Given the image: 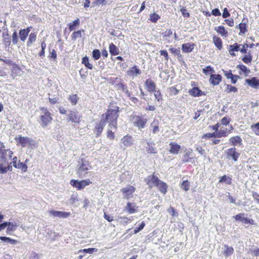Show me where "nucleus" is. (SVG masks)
Listing matches in <instances>:
<instances>
[{"label": "nucleus", "mask_w": 259, "mask_h": 259, "mask_svg": "<svg viewBox=\"0 0 259 259\" xmlns=\"http://www.w3.org/2000/svg\"><path fill=\"white\" fill-rule=\"evenodd\" d=\"M230 16V14L229 13L227 8H225L223 10V13L222 14V17L224 18H226Z\"/></svg>", "instance_id": "774afa93"}, {"label": "nucleus", "mask_w": 259, "mask_h": 259, "mask_svg": "<svg viewBox=\"0 0 259 259\" xmlns=\"http://www.w3.org/2000/svg\"><path fill=\"white\" fill-rule=\"evenodd\" d=\"M0 240H1L2 241H5V242L9 243L11 244H15L17 242V241L16 240L12 239L9 237H7L1 236Z\"/></svg>", "instance_id": "37998d69"}, {"label": "nucleus", "mask_w": 259, "mask_h": 259, "mask_svg": "<svg viewBox=\"0 0 259 259\" xmlns=\"http://www.w3.org/2000/svg\"><path fill=\"white\" fill-rule=\"evenodd\" d=\"M109 52L112 55L115 56L119 54V51L118 48L113 43H111L109 45Z\"/></svg>", "instance_id": "c85d7f7f"}, {"label": "nucleus", "mask_w": 259, "mask_h": 259, "mask_svg": "<svg viewBox=\"0 0 259 259\" xmlns=\"http://www.w3.org/2000/svg\"><path fill=\"white\" fill-rule=\"evenodd\" d=\"M160 122L158 120L154 119L153 122L150 124V130L153 134H157L159 132Z\"/></svg>", "instance_id": "aec40b11"}, {"label": "nucleus", "mask_w": 259, "mask_h": 259, "mask_svg": "<svg viewBox=\"0 0 259 259\" xmlns=\"http://www.w3.org/2000/svg\"><path fill=\"white\" fill-rule=\"evenodd\" d=\"M159 18L160 17L159 16V15L155 13H153L151 14L150 16V20L154 23L156 22Z\"/></svg>", "instance_id": "5fc2aeb1"}, {"label": "nucleus", "mask_w": 259, "mask_h": 259, "mask_svg": "<svg viewBox=\"0 0 259 259\" xmlns=\"http://www.w3.org/2000/svg\"><path fill=\"white\" fill-rule=\"evenodd\" d=\"M181 188L185 190V191H187L190 188V183L188 181H184L181 185Z\"/></svg>", "instance_id": "de8ad7c7"}, {"label": "nucleus", "mask_w": 259, "mask_h": 259, "mask_svg": "<svg viewBox=\"0 0 259 259\" xmlns=\"http://www.w3.org/2000/svg\"><path fill=\"white\" fill-rule=\"evenodd\" d=\"M13 152L10 149H5L4 152L0 153L1 160L3 162H6L9 160L12 159Z\"/></svg>", "instance_id": "9b49d317"}, {"label": "nucleus", "mask_w": 259, "mask_h": 259, "mask_svg": "<svg viewBox=\"0 0 259 259\" xmlns=\"http://www.w3.org/2000/svg\"><path fill=\"white\" fill-rule=\"evenodd\" d=\"M156 187L163 194H166L167 192V185L165 183L161 180H160L159 183H158Z\"/></svg>", "instance_id": "bb28decb"}, {"label": "nucleus", "mask_w": 259, "mask_h": 259, "mask_svg": "<svg viewBox=\"0 0 259 259\" xmlns=\"http://www.w3.org/2000/svg\"><path fill=\"white\" fill-rule=\"evenodd\" d=\"M245 81L250 87L255 89H259V79L256 77H252L250 79H246Z\"/></svg>", "instance_id": "ddd939ff"}, {"label": "nucleus", "mask_w": 259, "mask_h": 259, "mask_svg": "<svg viewBox=\"0 0 259 259\" xmlns=\"http://www.w3.org/2000/svg\"><path fill=\"white\" fill-rule=\"evenodd\" d=\"M119 107L114 106L112 108H109L106 113L103 114L101 118L108 123V126L111 128H114L116 130L117 126V118L118 115Z\"/></svg>", "instance_id": "f257e3e1"}, {"label": "nucleus", "mask_w": 259, "mask_h": 259, "mask_svg": "<svg viewBox=\"0 0 259 259\" xmlns=\"http://www.w3.org/2000/svg\"><path fill=\"white\" fill-rule=\"evenodd\" d=\"M69 99L72 105H75L77 104L78 97L76 94L70 96Z\"/></svg>", "instance_id": "09e8293b"}, {"label": "nucleus", "mask_w": 259, "mask_h": 259, "mask_svg": "<svg viewBox=\"0 0 259 259\" xmlns=\"http://www.w3.org/2000/svg\"><path fill=\"white\" fill-rule=\"evenodd\" d=\"M137 207L135 204H132L130 202L127 203L125 207V210L130 214L135 213L137 211Z\"/></svg>", "instance_id": "393cba45"}, {"label": "nucleus", "mask_w": 259, "mask_h": 259, "mask_svg": "<svg viewBox=\"0 0 259 259\" xmlns=\"http://www.w3.org/2000/svg\"><path fill=\"white\" fill-rule=\"evenodd\" d=\"M121 191L124 194V196L127 199H128L132 196L133 193L135 192V188L133 186H128L123 188Z\"/></svg>", "instance_id": "a211bd4d"}, {"label": "nucleus", "mask_w": 259, "mask_h": 259, "mask_svg": "<svg viewBox=\"0 0 259 259\" xmlns=\"http://www.w3.org/2000/svg\"><path fill=\"white\" fill-rule=\"evenodd\" d=\"M22 72V70L17 65L14 64L12 65L11 68V76L13 77L21 75Z\"/></svg>", "instance_id": "f3484780"}, {"label": "nucleus", "mask_w": 259, "mask_h": 259, "mask_svg": "<svg viewBox=\"0 0 259 259\" xmlns=\"http://www.w3.org/2000/svg\"><path fill=\"white\" fill-rule=\"evenodd\" d=\"M133 137L129 135L124 136L121 139V143L126 148L130 147L134 144Z\"/></svg>", "instance_id": "f8f14e48"}, {"label": "nucleus", "mask_w": 259, "mask_h": 259, "mask_svg": "<svg viewBox=\"0 0 259 259\" xmlns=\"http://www.w3.org/2000/svg\"><path fill=\"white\" fill-rule=\"evenodd\" d=\"M160 55L163 56L166 61L168 60L169 57L167 52L166 50H160L159 51Z\"/></svg>", "instance_id": "338daca9"}, {"label": "nucleus", "mask_w": 259, "mask_h": 259, "mask_svg": "<svg viewBox=\"0 0 259 259\" xmlns=\"http://www.w3.org/2000/svg\"><path fill=\"white\" fill-rule=\"evenodd\" d=\"M145 87L146 89L150 93H153L155 91L156 88L155 82L150 78H148L145 82Z\"/></svg>", "instance_id": "dca6fc26"}, {"label": "nucleus", "mask_w": 259, "mask_h": 259, "mask_svg": "<svg viewBox=\"0 0 259 259\" xmlns=\"http://www.w3.org/2000/svg\"><path fill=\"white\" fill-rule=\"evenodd\" d=\"M82 63L83 64L85 67L90 69H92L93 68V65L90 63L88 58L85 56L83 57L82 59Z\"/></svg>", "instance_id": "c03bdc74"}, {"label": "nucleus", "mask_w": 259, "mask_h": 259, "mask_svg": "<svg viewBox=\"0 0 259 259\" xmlns=\"http://www.w3.org/2000/svg\"><path fill=\"white\" fill-rule=\"evenodd\" d=\"M92 54H93V57L95 60H98L100 58L101 53H100V51L98 49L94 50L93 51Z\"/></svg>", "instance_id": "3c124183"}, {"label": "nucleus", "mask_w": 259, "mask_h": 259, "mask_svg": "<svg viewBox=\"0 0 259 259\" xmlns=\"http://www.w3.org/2000/svg\"><path fill=\"white\" fill-rule=\"evenodd\" d=\"M214 30L222 36H226L228 34V31L225 29L223 26H220L218 27H215Z\"/></svg>", "instance_id": "72a5a7b5"}, {"label": "nucleus", "mask_w": 259, "mask_h": 259, "mask_svg": "<svg viewBox=\"0 0 259 259\" xmlns=\"http://www.w3.org/2000/svg\"><path fill=\"white\" fill-rule=\"evenodd\" d=\"M201 91L198 88H193L192 89L189 91L190 95L195 96L199 97L201 95Z\"/></svg>", "instance_id": "e433bc0d"}, {"label": "nucleus", "mask_w": 259, "mask_h": 259, "mask_svg": "<svg viewBox=\"0 0 259 259\" xmlns=\"http://www.w3.org/2000/svg\"><path fill=\"white\" fill-rule=\"evenodd\" d=\"M213 41L215 46L219 49H221L222 48V42L220 38L214 36L213 37Z\"/></svg>", "instance_id": "79ce46f5"}, {"label": "nucleus", "mask_w": 259, "mask_h": 259, "mask_svg": "<svg viewBox=\"0 0 259 259\" xmlns=\"http://www.w3.org/2000/svg\"><path fill=\"white\" fill-rule=\"evenodd\" d=\"M20 224L19 223L16 222L15 221L8 222L7 230V233L9 234L10 232L15 231L17 228L20 226Z\"/></svg>", "instance_id": "4be33fe9"}, {"label": "nucleus", "mask_w": 259, "mask_h": 259, "mask_svg": "<svg viewBox=\"0 0 259 259\" xmlns=\"http://www.w3.org/2000/svg\"><path fill=\"white\" fill-rule=\"evenodd\" d=\"M15 140L17 142L20 144L22 147H26L27 144H30L31 142V140L29 138L22 137L21 136L16 137Z\"/></svg>", "instance_id": "4468645a"}, {"label": "nucleus", "mask_w": 259, "mask_h": 259, "mask_svg": "<svg viewBox=\"0 0 259 259\" xmlns=\"http://www.w3.org/2000/svg\"><path fill=\"white\" fill-rule=\"evenodd\" d=\"M245 216V214L244 213H239L234 216L233 218L235 219L236 221L242 222L245 224H253L254 221L253 220L248 218H246Z\"/></svg>", "instance_id": "1a4fd4ad"}, {"label": "nucleus", "mask_w": 259, "mask_h": 259, "mask_svg": "<svg viewBox=\"0 0 259 259\" xmlns=\"http://www.w3.org/2000/svg\"><path fill=\"white\" fill-rule=\"evenodd\" d=\"M112 128H111L108 126L107 136V138L110 140L114 139L115 137L114 132L112 131Z\"/></svg>", "instance_id": "603ef678"}, {"label": "nucleus", "mask_w": 259, "mask_h": 259, "mask_svg": "<svg viewBox=\"0 0 259 259\" xmlns=\"http://www.w3.org/2000/svg\"><path fill=\"white\" fill-rule=\"evenodd\" d=\"M242 46V44H238V43H235L232 45L229 46V52H237L240 51V47Z\"/></svg>", "instance_id": "473e14b6"}, {"label": "nucleus", "mask_w": 259, "mask_h": 259, "mask_svg": "<svg viewBox=\"0 0 259 259\" xmlns=\"http://www.w3.org/2000/svg\"><path fill=\"white\" fill-rule=\"evenodd\" d=\"M84 32V30H80L76 31H74L71 35V39L73 40H76L77 38L81 37L82 34L81 32Z\"/></svg>", "instance_id": "58836bf2"}, {"label": "nucleus", "mask_w": 259, "mask_h": 259, "mask_svg": "<svg viewBox=\"0 0 259 259\" xmlns=\"http://www.w3.org/2000/svg\"><path fill=\"white\" fill-rule=\"evenodd\" d=\"M145 226V223L144 222H142L138 227H136L135 229L134 230V234H137L140 231H141L143 229V228Z\"/></svg>", "instance_id": "4d7b16f0"}, {"label": "nucleus", "mask_w": 259, "mask_h": 259, "mask_svg": "<svg viewBox=\"0 0 259 259\" xmlns=\"http://www.w3.org/2000/svg\"><path fill=\"white\" fill-rule=\"evenodd\" d=\"M147 146L146 147V151L148 153L155 154L157 153V150L154 147V143L152 142L148 141L147 142Z\"/></svg>", "instance_id": "a878e982"}, {"label": "nucleus", "mask_w": 259, "mask_h": 259, "mask_svg": "<svg viewBox=\"0 0 259 259\" xmlns=\"http://www.w3.org/2000/svg\"><path fill=\"white\" fill-rule=\"evenodd\" d=\"M220 182H225L227 184H230L232 182V179L229 177H227L226 176H223L221 180H220Z\"/></svg>", "instance_id": "8fccbe9b"}, {"label": "nucleus", "mask_w": 259, "mask_h": 259, "mask_svg": "<svg viewBox=\"0 0 259 259\" xmlns=\"http://www.w3.org/2000/svg\"><path fill=\"white\" fill-rule=\"evenodd\" d=\"M229 142L231 145L234 146H240L242 144V140L241 138L238 136L230 138Z\"/></svg>", "instance_id": "b1692460"}, {"label": "nucleus", "mask_w": 259, "mask_h": 259, "mask_svg": "<svg viewBox=\"0 0 259 259\" xmlns=\"http://www.w3.org/2000/svg\"><path fill=\"white\" fill-rule=\"evenodd\" d=\"M154 95L155 99L158 101H160L162 99V96L159 90H156L154 91Z\"/></svg>", "instance_id": "052dcab7"}, {"label": "nucleus", "mask_w": 259, "mask_h": 259, "mask_svg": "<svg viewBox=\"0 0 259 259\" xmlns=\"http://www.w3.org/2000/svg\"><path fill=\"white\" fill-rule=\"evenodd\" d=\"M193 43H186L182 45V50L184 53H188L191 52L195 47Z\"/></svg>", "instance_id": "5701e85b"}, {"label": "nucleus", "mask_w": 259, "mask_h": 259, "mask_svg": "<svg viewBox=\"0 0 259 259\" xmlns=\"http://www.w3.org/2000/svg\"><path fill=\"white\" fill-rule=\"evenodd\" d=\"M145 181L150 188L156 187L158 183H159L160 180L157 177L154 175L148 176L146 179Z\"/></svg>", "instance_id": "6e6552de"}, {"label": "nucleus", "mask_w": 259, "mask_h": 259, "mask_svg": "<svg viewBox=\"0 0 259 259\" xmlns=\"http://www.w3.org/2000/svg\"><path fill=\"white\" fill-rule=\"evenodd\" d=\"M106 0H94L92 3V7H94L97 6L104 5Z\"/></svg>", "instance_id": "13d9d810"}, {"label": "nucleus", "mask_w": 259, "mask_h": 259, "mask_svg": "<svg viewBox=\"0 0 259 259\" xmlns=\"http://www.w3.org/2000/svg\"><path fill=\"white\" fill-rule=\"evenodd\" d=\"M225 91L228 93L231 92L236 93L238 92V89L235 87L232 86L230 84H227Z\"/></svg>", "instance_id": "a18cd8bd"}, {"label": "nucleus", "mask_w": 259, "mask_h": 259, "mask_svg": "<svg viewBox=\"0 0 259 259\" xmlns=\"http://www.w3.org/2000/svg\"><path fill=\"white\" fill-rule=\"evenodd\" d=\"M15 168L21 169L23 172H26L27 170L28 167L27 165L20 160L18 161Z\"/></svg>", "instance_id": "f704fd0d"}, {"label": "nucleus", "mask_w": 259, "mask_h": 259, "mask_svg": "<svg viewBox=\"0 0 259 259\" xmlns=\"http://www.w3.org/2000/svg\"><path fill=\"white\" fill-rule=\"evenodd\" d=\"M218 134V138L225 137L228 135L229 131L227 128L220 130L217 132Z\"/></svg>", "instance_id": "ea45409f"}, {"label": "nucleus", "mask_w": 259, "mask_h": 259, "mask_svg": "<svg viewBox=\"0 0 259 259\" xmlns=\"http://www.w3.org/2000/svg\"><path fill=\"white\" fill-rule=\"evenodd\" d=\"M80 25V20L78 18L74 20L72 23H69L67 24L68 29L70 31H71L75 29L76 27L79 26Z\"/></svg>", "instance_id": "c756f323"}, {"label": "nucleus", "mask_w": 259, "mask_h": 259, "mask_svg": "<svg viewBox=\"0 0 259 259\" xmlns=\"http://www.w3.org/2000/svg\"><path fill=\"white\" fill-rule=\"evenodd\" d=\"M170 149L169 151L171 154H177L179 153L181 146L176 142H170L169 143Z\"/></svg>", "instance_id": "412c9836"}, {"label": "nucleus", "mask_w": 259, "mask_h": 259, "mask_svg": "<svg viewBox=\"0 0 259 259\" xmlns=\"http://www.w3.org/2000/svg\"><path fill=\"white\" fill-rule=\"evenodd\" d=\"M40 110L41 111V115L40 116L41 120V125L42 127L47 126L52 120L51 113L45 107L40 108Z\"/></svg>", "instance_id": "7ed1b4c3"}, {"label": "nucleus", "mask_w": 259, "mask_h": 259, "mask_svg": "<svg viewBox=\"0 0 259 259\" xmlns=\"http://www.w3.org/2000/svg\"><path fill=\"white\" fill-rule=\"evenodd\" d=\"M236 67L237 69H239L241 71H242L246 76L250 73V70L245 65L239 64Z\"/></svg>", "instance_id": "2f4dec72"}, {"label": "nucleus", "mask_w": 259, "mask_h": 259, "mask_svg": "<svg viewBox=\"0 0 259 259\" xmlns=\"http://www.w3.org/2000/svg\"><path fill=\"white\" fill-rule=\"evenodd\" d=\"M214 70L212 67L210 66H207L205 68L203 69V72L205 74L207 75L209 72H214Z\"/></svg>", "instance_id": "6e6d98bb"}, {"label": "nucleus", "mask_w": 259, "mask_h": 259, "mask_svg": "<svg viewBox=\"0 0 259 259\" xmlns=\"http://www.w3.org/2000/svg\"><path fill=\"white\" fill-rule=\"evenodd\" d=\"M222 76L219 74H211L210 76L209 81L212 85H218L222 81Z\"/></svg>", "instance_id": "2eb2a0df"}, {"label": "nucleus", "mask_w": 259, "mask_h": 259, "mask_svg": "<svg viewBox=\"0 0 259 259\" xmlns=\"http://www.w3.org/2000/svg\"><path fill=\"white\" fill-rule=\"evenodd\" d=\"M147 122V119L140 116H136L133 122L134 125L139 129L144 128Z\"/></svg>", "instance_id": "0eeeda50"}, {"label": "nucleus", "mask_w": 259, "mask_h": 259, "mask_svg": "<svg viewBox=\"0 0 259 259\" xmlns=\"http://www.w3.org/2000/svg\"><path fill=\"white\" fill-rule=\"evenodd\" d=\"M242 61L246 64L250 63L252 61V56L249 54L248 55H245L243 58Z\"/></svg>", "instance_id": "864d4df0"}, {"label": "nucleus", "mask_w": 259, "mask_h": 259, "mask_svg": "<svg viewBox=\"0 0 259 259\" xmlns=\"http://www.w3.org/2000/svg\"><path fill=\"white\" fill-rule=\"evenodd\" d=\"M91 167L88 160L83 158H80L77 165L76 174L81 178L86 177Z\"/></svg>", "instance_id": "f03ea898"}, {"label": "nucleus", "mask_w": 259, "mask_h": 259, "mask_svg": "<svg viewBox=\"0 0 259 259\" xmlns=\"http://www.w3.org/2000/svg\"><path fill=\"white\" fill-rule=\"evenodd\" d=\"M221 122L222 124L227 125L230 122V118L228 117L225 116L221 119Z\"/></svg>", "instance_id": "0e129e2a"}, {"label": "nucleus", "mask_w": 259, "mask_h": 259, "mask_svg": "<svg viewBox=\"0 0 259 259\" xmlns=\"http://www.w3.org/2000/svg\"><path fill=\"white\" fill-rule=\"evenodd\" d=\"M251 128L254 132L256 135L259 136V122L251 126Z\"/></svg>", "instance_id": "bf43d9fd"}, {"label": "nucleus", "mask_w": 259, "mask_h": 259, "mask_svg": "<svg viewBox=\"0 0 259 259\" xmlns=\"http://www.w3.org/2000/svg\"><path fill=\"white\" fill-rule=\"evenodd\" d=\"M224 247V254L226 255V256H230L233 254L234 249L232 247L229 246L228 245H225Z\"/></svg>", "instance_id": "c9c22d12"}, {"label": "nucleus", "mask_w": 259, "mask_h": 259, "mask_svg": "<svg viewBox=\"0 0 259 259\" xmlns=\"http://www.w3.org/2000/svg\"><path fill=\"white\" fill-rule=\"evenodd\" d=\"M106 123V122L101 117L100 122L96 124L95 127L97 137L100 135V134L102 133Z\"/></svg>", "instance_id": "6ab92c4d"}, {"label": "nucleus", "mask_w": 259, "mask_h": 259, "mask_svg": "<svg viewBox=\"0 0 259 259\" xmlns=\"http://www.w3.org/2000/svg\"><path fill=\"white\" fill-rule=\"evenodd\" d=\"M223 71L224 73V75L228 79H230L234 75V74H232L231 70L226 71L223 70Z\"/></svg>", "instance_id": "69168bd1"}, {"label": "nucleus", "mask_w": 259, "mask_h": 259, "mask_svg": "<svg viewBox=\"0 0 259 259\" xmlns=\"http://www.w3.org/2000/svg\"><path fill=\"white\" fill-rule=\"evenodd\" d=\"M226 158L228 160H233L234 161H237L240 155V153L236 151L235 147L228 149L226 151Z\"/></svg>", "instance_id": "423d86ee"}, {"label": "nucleus", "mask_w": 259, "mask_h": 259, "mask_svg": "<svg viewBox=\"0 0 259 259\" xmlns=\"http://www.w3.org/2000/svg\"><path fill=\"white\" fill-rule=\"evenodd\" d=\"M119 219L120 220V222L123 224H127L132 220V219L126 217H121Z\"/></svg>", "instance_id": "680f3d73"}, {"label": "nucleus", "mask_w": 259, "mask_h": 259, "mask_svg": "<svg viewBox=\"0 0 259 259\" xmlns=\"http://www.w3.org/2000/svg\"><path fill=\"white\" fill-rule=\"evenodd\" d=\"M82 118L81 114L76 110H72L69 111L68 114V120L76 123L80 122Z\"/></svg>", "instance_id": "39448f33"}, {"label": "nucleus", "mask_w": 259, "mask_h": 259, "mask_svg": "<svg viewBox=\"0 0 259 259\" xmlns=\"http://www.w3.org/2000/svg\"><path fill=\"white\" fill-rule=\"evenodd\" d=\"M141 73V70L138 68V67L135 65L132 68H131L127 71V74L130 75H133L135 76H137L138 75L140 74Z\"/></svg>", "instance_id": "cd10ccee"}, {"label": "nucleus", "mask_w": 259, "mask_h": 259, "mask_svg": "<svg viewBox=\"0 0 259 259\" xmlns=\"http://www.w3.org/2000/svg\"><path fill=\"white\" fill-rule=\"evenodd\" d=\"M20 38L21 41H24L28 34L23 29H21L19 31Z\"/></svg>", "instance_id": "49530a36"}, {"label": "nucleus", "mask_w": 259, "mask_h": 259, "mask_svg": "<svg viewBox=\"0 0 259 259\" xmlns=\"http://www.w3.org/2000/svg\"><path fill=\"white\" fill-rule=\"evenodd\" d=\"M180 11L181 12L182 15L184 17L188 18L190 17L189 13L187 12V10L185 8H181L180 9Z\"/></svg>", "instance_id": "e2e57ef3"}, {"label": "nucleus", "mask_w": 259, "mask_h": 259, "mask_svg": "<svg viewBox=\"0 0 259 259\" xmlns=\"http://www.w3.org/2000/svg\"><path fill=\"white\" fill-rule=\"evenodd\" d=\"M191 151L188 150L185 152V154L182 156V160L183 162H189L193 158Z\"/></svg>", "instance_id": "7c9ffc66"}, {"label": "nucleus", "mask_w": 259, "mask_h": 259, "mask_svg": "<svg viewBox=\"0 0 259 259\" xmlns=\"http://www.w3.org/2000/svg\"><path fill=\"white\" fill-rule=\"evenodd\" d=\"M49 214L51 216L54 218H67L70 215V212L62 211H56L54 210L49 211Z\"/></svg>", "instance_id": "9d476101"}, {"label": "nucleus", "mask_w": 259, "mask_h": 259, "mask_svg": "<svg viewBox=\"0 0 259 259\" xmlns=\"http://www.w3.org/2000/svg\"><path fill=\"white\" fill-rule=\"evenodd\" d=\"M92 183V182L90 179H86L81 181L72 179L70 182V184L72 186L75 187L79 190L84 189L85 187L89 186Z\"/></svg>", "instance_id": "20e7f679"}, {"label": "nucleus", "mask_w": 259, "mask_h": 259, "mask_svg": "<svg viewBox=\"0 0 259 259\" xmlns=\"http://www.w3.org/2000/svg\"><path fill=\"white\" fill-rule=\"evenodd\" d=\"M238 27L240 30L239 34H244L247 32V26L245 23H240L237 28Z\"/></svg>", "instance_id": "a19ab883"}, {"label": "nucleus", "mask_w": 259, "mask_h": 259, "mask_svg": "<svg viewBox=\"0 0 259 259\" xmlns=\"http://www.w3.org/2000/svg\"><path fill=\"white\" fill-rule=\"evenodd\" d=\"M36 34L35 33H31L29 35L27 46L29 47L36 40Z\"/></svg>", "instance_id": "4c0bfd02"}]
</instances>
